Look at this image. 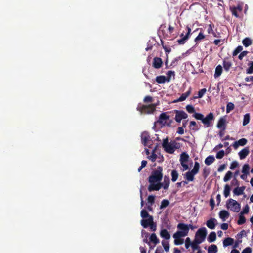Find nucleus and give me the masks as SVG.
I'll return each mask as SVG.
<instances>
[{
  "label": "nucleus",
  "mask_w": 253,
  "mask_h": 253,
  "mask_svg": "<svg viewBox=\"0 0 253 253\" xmlns=\"http://www.w3.org/2000/svg\"><path fill=\"white\" fill-rule=\"evenodd\" d=\"M192 116L196 120H201L206 127H209L211 126V122L214 119L213 114L211 112L209 113L206 117H204V115L200 113H195Z\"/></svg>",
  "instance_id": "nucleus-1"
},
{
  "label": "nucleus",
  "mask_w": 253,
  "mask_h": 253,
  "mask_svg": "<svg viewBox=\"0 0 253 253\" xmlns=\"http://www.w3.org/2000/svg\"><path fill=\"white\" fill-rule=\"evenodd\" d=\"M163 176V168L161 166H158L156 169L152 171L151 175L148 178V181L149 183L160 182Z\"/></svg>",
  "instance_id": "nucleus-2"
},
{
  "label": "nucleus",
  "mask_w": 253,
  "mask_h": 253,
  "mask_svg": "<svg viewBox=\"0 0 253 253\" xmlns=\"http://www.w3.org/2000/svg\"><path fill=\"white\" fill-rule=\"evenodd\" d=\"M158 105V103L151 104L148 105H141L137 107V110L142 113L150 114L156 110V107Z\"/></svg>",
  "instance_id": "nucleus-3"
},
{
  "label": "nucleus",
  "mask_w": 253,
  "mask_h": 253,
  "mask_svg": "<svg viewBox=\"0 0 253 253\" xmlns=\"http://www.w3.org/2000/svg\"><path fill=\"white\" fill-rule=\"evenodd\" d=\"M178 231L175 232L176 236L179 237H185L188 235L189 229L188 225L184 223H179L177 226Z\"/></svg>",
  "instance_id": "nucleus-4"
},
{
  "label": "nucleus",
  "mask_w": 253,
  "mask_h": 253,
  "mask_svg": "<svg viewBox=\"0 0 253 253\" xmlns=\"http://www.w3.org/2000/svg\"><path fill=\"white\" fill-rule=\"evenodd\" d=\"M226 206L228 209H230V210L234 212H238L241 209L240 204L236 200L232 199L228 200Z\"/></svg>",
  "instance_id": "nucleus-5"
},
{
  "label": "nucleus",
  "mask_w": 253,
  "mask_h": 253,
  "mask_svg": "<svg viewBox=\"0 0 253 253\" xmlns=\"http://www.w3.org/2000/svg\"><path fill=\"white\" fill-rule=\"evenodd\" d=\"M207 234L206 228L205 227H202L197 230L195 234V237L203 242L205 240Z\"/></svg>",
  "instance_id": "nucleus-6"
},
{
  "label": "nucleus",
  "mask_w": 253,
  "mask_h": 253,
  "mask_svg": "<svg viewBox=\"0 0 253 253\" xmlns=\"http://www.w3.org/2000/svg\"><path fill=\"white\" fill-rule=\"evenodd\" d=\"M189 158V156L186 152H183L180 155V162L181 166L183 167V171L189 169L188 165L186 164L188 161Z\"/></svg>",
  "instance_id": "nucleus-7"
},
{
  "label": "nucleus",
  "mask_w": 253,
  "mask_h": 253,
  "mask_svg": "<svg viewBox=\"0 0 253 253\" xmlns=\"http://www.w3.org/2000/svg\"><path fill=\"white\" fill-rule=\"evenodd\" d=\"M174 111L176 113L175 120L178 123H180L182 119L188 117V115L184 111L175 110Z\"/></svg>",
  "instance_id": "nucleus-8"
},
{
  "label": "nucleus",
  "mask_w": 253,
  "mask_h": 253,
  "mask_svg": "<svg viewBox=\"0 0 253 253\" xmlns=\"http://www.w3.org/2000/svg\"><path fill=\"white\" fill-rule=\"evenodd\" d=\"M162 146L165 151L168 153L172 154L174 152V149H173L169 143V139L168 137L163 140Z\"/></svg>",
  "instance_id": "nucleus-9"
},
{
  "label": "nucleus",
  "mask_w": 253,
  "mask_h": 253,
  "mask_svg": "<svg viewBox=\"0 0 253 253\" xmlns=\"http://www.w3.org/2000/svg\"><path fill=\"white\" fill-rule=\"evenodd\" d=\"M187 32L185 35L182 33L181 34L180 37L181 38L177 40V42L179 44H183L185 43L186 41L189 38L191 33V28L189 26L186 27Z\"/></svg>",
  "instance_id": "nucleus-10"
},
{
  "label": "nucleus",
  "mask_w": 253,
  "mask_h": 253,
  "mask_svg": "<svg viewBox=\"0 0 253 253\" xmlns=\"http://www.w3.org/2000/svg\"><path fill=\"white\" fill-rule=\"evenodd\" d=\"M232 66L231 61L228 58L224 59L223 61V67L226 72H228Z\"/></svg>",
  "instance_id": "nucleus-11"
},
{
  "label": "nucleus",
  "mask_w": 253,
  "mask_h": 253,
  "mask_svg": "<svg viewBox=\"0 0 253 253\" xmlns=\"http://www.w3.org/2000/svg\"><path fill=\"white\" fill-rule=\"evenodd\" d=\"M153 220V216H150L149 218L147 219H143L141 220V225L143 228H147L149 227L150 224L152 223Z\"/></svg>",
  "instance_id": "nucleus-12"
},
{
  "label": "nucleus",
  "mask_w": 253,
  "mask_h": 253,
  "mask_svg": "<svg viewBox=\"0 0 253 253\" xmlns=\"http://www.w3.org/2000/svg\"><path fill=\"white\" fill-rule=\"evenodd\" d=\"M161 187H163L165 190H167L169 186L170 179L167 176H165L163 182H159Z\"/></svg>",
  "instance_id": "nucleus-13"
},
{
  "label": "nucleus",
  "mask_w": 253,
  "mask_h": 253,
  "mask_svg": "<svg viewBox=\"0 0 253 253\" xmlns=\"http://www.w3.org/2000/svg\"><path fill=\"white\" fill-rule=\"evenodd\" d=\"M192 88L190 87L187 91L182 93L180 97L174 101V102H182L186 100V99L190 95L191 93Z\"/></svg>",
  "instance_id": "nucleus-14"
},
{
  "label": "nucleus",
  "mask_w": 253,
  "mask_h": 253,
  "mask_svg": "<svg viewBox=\"0 0 253 253\" xmlns=\"http://www.w3.org/2000/svg\"><path fill=\"white\" fill-rule=\"evenodd\" d=\"M156 183H150V185L148 187V190L149 192L158 191L161 188L159 182Z\"/></svg>",
  "instance_id": "nucleus-15"
},
{
  "label": "nucleus",
  "mask_w": 253,
  "mask_h": 253,
  "mask_svg": "<svg viewBox=\"0 0 253 253\" xmlns=\"http://www.w3.org/2000/svg\"><path fill=\"white\" fill-rule=\"evenodd\" d=\"M162 59L159 57H155L153 59V66L156 69H159L162 66Z\"/></svg>",
  "instance_id": "nucleus-16"
},
{
  "label": "nucleus",
  "mask_w": 253,
  "mask_h": 253,
  "mask_svg": "<svg viewBox=\"0 0 253 253\" xmlns=\"http://www.w3.org/2000/svg\"><path fill=\"white\" fill-rule=\"evenodd\" d=\"M250 151L249 147H247L243 149L239 152L240 159L242 160L245 159L249 154Z\"/></svg>",
  "instance_id": "nucleus-17"
},
{
  "label": "nucleus",
  "mask_w": 253,
  "mask_h": 253,
  "mask_svg": "<svg viewBox=\"0 0 253 253\" xmlns=\"http://www.w3.org/2000/svg\"><path fill=\"white\" fill-rule=\"evenodd\" d=\"M141 136L142 143L144 145L146 146L150 138L148 133L147 132H143L142 133Z\"/></svg>",
  "instance_id": "nucleus-18"
},
{
  "label": "nucleus",
  "mask_w": 253,
  "mask_h": 253,
  "mask_svg": "<svg viewBox=\"0 0 253 253\" xmlns=\"http://www.w3.org/2000/svg\"><path fill=\"white\" fill-rule=\"evenodd\" d=\"M247 143V140L245 138H241L238 141H235L233 144V146L235 149H237L239 146H244Z\"/></svg>",
  "instance_id": "nucleus-19"
},
{
  "label": "nucleus",
  "mask_w": 253,
  "mask_h": 253,
  "mask_svg": "<svg viewBox=\"0 0 253 253\" xmlns=\"http://www.w3.org/2000/svg\"><path fill=\"white\" fill-rule=\"evenodd\" d=\"M216 221V220L215 218H211L207 221L206 225L209 228L214 229L215 227Z\"/></svg>",
  "instance_id": "nucleus-20"
},
{
  "label": "nucleus",
  "mask_w": 253,
  "mask_h": 253,
  "mask_svg": "<svg viewBox=\"0 0 253 253\" xmlns=\"http://www.w3.org/2000/svg\"><path fill=\"white\" fill-rule=\"evenodd\" d=\"M169 116L167 115L166 113H162L159 116V122L161 124H166V121L169 120Z\"/></svg>",
  "instance_id": "nucleus-21"
},
{
  "label": "nucleus",
  "mask_w": 253,
  "mask_h": 253,
  "mask_svg": "<svg viewBox=\"0 0 253 253\" xmlns=\"http://www.w3.org/2000/svg\"><path fill=\"white\" fill-rule=\"evenodd\" d=\"M225 126H226V120L224 118H221L218 120L217 127L218 128L222 129L223 130L225 129Z\"/></svg>",
  "instance_id": "nucleus-22"
},
{
  "label": "nucleus",
  "mask_w": 253,
  "mask_h": 253,
  "mask_svg": "<svg viewBox=\"0 0 253 253\" xmlns=\"http://www.w3.org/2000/svg\"><path fill=\"white\" fill-rule=\"evenodd\" d=\"M160 234L161 237L165 239L166 240H169L170 238V235L169 233L166 229L161 230Z\"/></svg>",
  "instance_id": "nucleus-23"
},
{
  "label": "nucleus",
  "mask_w": 253,
  "mask_h": 253,
  "mask_svg": "<svg viewBox=\"0 0 253 253\" xmlns=\"http://www.w3.org/2000/svg\"><path fill=\"white\" fill-rule=\"evenodd\" d=\"M245 189V187L243 186L241 187H237L235 188L233 190V193L235 195H241L244 194V191Z\"/></svg>",
  "instance_id": "nucleus-24"
},
{
  "label": "nucleus",
  "mask_w": 253,
  "mask_h": 253,
  "mask_svg": "<svg viewBox=\"0 0 253 253\" xmlns=\"http://www.w3.org/2000/svg\"><path fill=\"white\" fill-rule=\"evenodd\" d=\"M195 174L192 173L191 171L186 172L184 174V178L188 182L193 181L194 179V175Z\"/></svg>",
  "instance_id": "nucleus-25"
},
{
  "label": "nucleus",
  "mask_w": 253,
  "mask_h": 253,
  "mask_svg": "<svg viewBox=\"0 0 253 253\" xmlns=\"http://www.w3.org/2000/svg\"><path fill=\"white\" fill-rule=\"evenodd\" d=\"M219 214L220 218L222 219L223 221H225L229 216V213L225 210L220 211Z\"/></svg>",
  "instance_id": "nucleus-26"
},
{
  "label": "nucleus",
  "mask_w": 253,
  "mask_h": 253,
  "mask_svg": "<svg viewBox=\"0 0 253 253\" xmlns=\"http://www.w3.org/2000/svg\"><path fill=\"white\" fill-rule=\"evenodd\" d=\"M173 237L174 238V244L176 245H182L184 243V240L181 238L182 237L179 236H176L175 233L173 235Z\"/></svg>",
  "instance_id": "nucleus-27"
},
{
  "label": "nucleus",
  "mask_w": 253,
  "mask_h": 253,
  "mask_svg": "<svg viewBox=\"0 0 253 253\" xmlns=\"http://www.w3.org/2000/svg\"><path fill=\"white\" fill-rule=\"evenodd\" d=\"M150 243H154V246L160 242L159 239L157 238L156 234L154 233H152L149 238Z\"/></svg>",
  "instance_id": "nucleus-28"
},
{
  "label": "nucleus",
  "mask_w": 253,
  "mask_h": 253,
  "mask_svg": "<svg viewBox=\"0 0 253 253\" xmlns=\"http://www.w3.org/2000/svg\"><path fill=\"white\" fill-rule=\"evenodd\" d=\"M222 71L223 69L222 66L220 65H217L215 68V73L214 75L215 78L219 77L221 75Z\"/></svg>",
  "instance_id": "nucleus-29"
},
{
  "label": "nucleus",
  "mask_w": 253,
  "mask_h": 253,
  "mask_svg": "<svg viewBox=\"0 0 253 253\" xmlns=\"http://www.w3.org/2000/svg\"><path fill=\"white\" fill-rule=\"evenodd\" d=\"M189 127L191 130H192L194 131H197L199 129V127L197 125L196 122L194 121H192L190 122Z\"/></svg>",
  "instance_id": "nucleus-30"
},
{
  "label": "nucleus",
  "mask_w": 253,
  "mask_h": 253,
  "mask_svg": "<svg viewBox=\"0 0 253 253\" xmlns=\"http://www.w3.org/2000/svg\"><path fill=\"white\" fill-rule=\"evenodd\" d=\"M234 243V239L231 237H227L225 238L223 242V244L224 247H227L232 245Z\"/></svg>",
  "instance_id": "nucleus-31"
},
{
  "label": "nucleus",
  "mask_w": 253,
  "mask_h": 253,
  "mask_svg": "<svg viewBox=\"0 0 253 253\" xmlns=\"http://www.w3.org/2000/svg\"><path fill=\"white\" fill-rule=\"evenodd\" d=\"M218 251L217 247L215 244L210 245L208 249V253H216Z\"/></svg>",
  "instance_id": "nucleus-32"
},
{
  "label": "nucleus",
  "mask_w": 253,
  "mask_h": 253,
  "mask_svg": "<svg viewBox=\"0 0 253 253\" xmlns=\"http://www.w3.org/2000/svg\"><path fill=\"white\" fill-rule=\"evenodd\" d=\"M156 81L159 84H163L167 82V78L165 76H158L156 78Z\"/></svg>",
  "instance_id": "nucleus-33"
},
{
  "label": "nucleus",
  "mask_w": 253,
  "mask_h": 253,
  "mask_svg": "<svg viewBox=\"0 0 253 253\" xmlns=\"http://www.w3.org/2000/svg\"><path fill=\"white\" fill-rule=\"evenodd\" d=\"M216 239V235L215 232H211L210 233L208 237V241L210 243L214 242Z\"/></svg>",
  "instance_id": "nucleus-34"
},
{
  "label": "nucleus",
  "mask_w": 253,
  "mask_h": 253,
  "mask_svg": "<svg viewBox=\"0 0 253 253\" xmlns=\"http://www.w3.org/2000/svg\"><path fill=\"white\" fill-rule=\"evenodd\" d=\"M171 180L172 182H175L178 177L179 174L177 170H172L171 172Z\"/></svg>",
  "instance_id": "nucleus-35"
},
{
  "label": "nucleus",
  "mask_w": 253,
  "mask_h": 253,
  "mask_svg": "<svg viewBox=\"0 0 253 253\" xmlns=\"http://www.w3.org/2000/svg\"><path fill=\"white\" fill-rule=\"evenodd\" d=\"M215 161V158L213 156H209L205 160V163L207 165H210Z\"/></svg>",
  "instance_id": "nucleus-36"
},
{
  "label": "nucleus",
  "mask_w": 253,
  "mask_h": 253,
  "mask_svg": "<svg viewBox=\"0 0 253 253\" xmlns=\"http://www.w3.org/2000/svg\"><path fill=\"white\" fill-rule=\"evenodd\" d=\"M200 164L198 162H195L194 166L193 169L191 170L192 173H194L195 175L197 174L199 171Z\"/></svg>",
  "instance_id": "nucleus-37"
},
{
  "label": "nucleus",
  "mask_w": 253,
  "mask_h": 253,
  "mask_svg": "<svg viewBox=\"0 0 253 253\" xmlns=\"http://www.w3.org/2000/svg\"><path fill=\"white\" fill-rule=\"evenodd\" d=\"M210 173V170L209 168L204 167L202 171V176L204 179H206Z\"/></svg>",
  "instance_id": "nucleus-38"
},
{
  "label": "nucleus",
  "mask_w": 253,
  "mask_h": 253,
  "mask_svg": "<svg viewBox=\"0 0 253 253\" xmlns=\"http://www.w3.org/2000/svg\"><path fill=\"white\" fill-rule=\"evenodd\" d=\"M230 190L231 188L230 186L228 184H226L224 189V195L225 197L227 198L230 195Z\"/></svg>",
  "instance_id": "nucleus-39"
},
{
  "label": "nucleus",
  "mask_w": 253,
  "mask_h": 253,
  "mask_svg": "<svg viewBox=\"0 0 253 253\" xmlns=\"http://www.w3.org/2000/svg\"><path fill=\"white\" fill-rule=\"evenodd\" d=\"M242 43L245 47H248L252 44V40L249 38H245L242 41Z\"/></svg>",
  "instance_id": "nucleus-40"
},
{
  "label": "nucleus",
  "mask_w": 253,
  "mask_h": 253,
  "mask_svg": "<svg viewBox=\"0 0 253 253\" xmlns=\"http://www.w3.org/2000/svg\"><path fill=\"white\" fill-rule=\"evenodd\" d=\"M162 245L166 252H169V244L168 241L165 240L162 241Z\"/></svg>",
  "instance_id": "nucleus-41"
},
{
  "label": "nucleus",
  "mask_w": 253,
  "mask_h": 253,
  "mask_svg": "<svg viewBox=\"0 0 253 253\" xmlns=\"http://www.w3.org/2000/svg\"><path fill=\"white\" fill-rule=\"evenodd\" d=\"M250 116L249 113H247L244 116L243 125H247L250 122Z\"/></svg>",
  "instance_id": "nucleus-42"
},
{
  "label": "nucleus",
  "mask_w": 253,
  "mask_h": 253,
  "mask_svg": "<svg viewBox=\"0 0 253 253\" xmlns=\"http://www.w3.org/2000/svg\"><path fill=\"white\" fill-rule=\"evenodd\" d=\"M140 215H141V217L143 219L146 218H149L150 216H152V215H150L148 213V212L145 209H143L141 211Z\"/></svg>",
  "instance_id": "nucleus-43"
},
{
  "label": "nucleus",
  "mask_w": 253,
  "mask_h": 253,
  "mask_svg": "<svg viewBox=\"0 0 253 253\" xmlns=\"http://www.w3.org/2000/svg\"><path fill=\"white\" fill-rule=\"evenodd\" d=\"M206 91H207V90L206 88H203V89L200 90L198 92V96H194L193 98L196 99V98H202L204 96V95L205 94Z\"/></svg>",
  "instance_id": "nucleus-44"
},
{
  "label": "nucleus",
  "mask_w": 253,
  "mask_h": 253,
  "mask_svg": "<svg viewBox=\"0 0 253 253\" xmlns=\"http://www.w3.org/2000/svg\"><path fill=\"white\" fill-rule=\"evenodd\" d=\"M205 38V35L202 33L200 32L198 34V35L195 38L194 41L196 42V44L200 42V41L204 39Z\"/></svg>",
  "instance_id": "nucleus-45"
},
{
  "label": "nucleus",
  "mask_w": 253,
  "mask_h": 253,
  "mask_svg": "<svg viewBox=\"0 0 253 253\" xmlns=\"http://www.w3.org/2000/svg\"><path fill=\"white\" fill-rule=\"evenodd\" d=\"M171 147L174 149L175 151V149H178L180 147V143L178 142H176L175 141H172L170 143H169Z\"/></svg>",
  "instance_id": "nucleus-46"
},
{
  "label": "nucleus",
  "mask_w": 253,
  "mask_h": 253,
  "mask_svg": "<svg viewBox=\"0 0 253 253\" xmlns=\"http://www.w3.org/2000/svg\"><path fill=\"white\" fill-rule=\"evenodd\" d=\"M246 218L243 215L240 214L239 219L238 220L237 223L238 225H242L246 222Z\"/></svg>",
  "instance_id": "nucleus-47"
},
{
  "label": "nucleus",
  "mask_w": 253,
  "mask_h": 253,
  "mask_svg": "<svg viewBox=\"0 0 253 253\" xmlns=\"http://www.w3.org/2000/svg\"><path fill=\"white\" fill-rule=\"evenodd\" d=\"M250 167L248 164H245L243 166L242 172L244 174H249Z\"/></svg>",
  "instance_id": "nucleus-48"
},
{
  "label": "nucleus",
  "mask_w": 253,
  "mask_h": 253,
  "mask_svg": "<svg viewBox=\"0 0 253 253\" xmlns=\"http://www.w3.org/2000/svg\"><path fill=\"white\" fill-rule=\"evenodd\" d=\"M172 76H175V72L170 70L168 71L167 73V77H166L167 78V82H169L170 81L171 77Z\"/></svg>",
  "instance_id": "nucleus-49"
},
{
  "label": "nucleus",
  "mask_w": 253,
  "mask_h": 253,
  "mask_svg": "<svg viewBox=\"0 0 253 253\" xmlns=\"http://www.w3.org/2000/svg\"><path fill=\"white\" fill-rule=\"evenodd\" d=\"M235 106L234 104L232 102H229L227 104L226 106V113H228L234 109Z\"/></svg>",
  "instance_id": "nucleus-50"
},
{
  "label": "nucleus",
  "mask_w": 253,
  "mask_h": 253,
  "mask_svg": "<svg viewBox=\"0 0 253 253\" xmlns=\"http://www.w3.org/2000/svg\"><path fill=\"white\" fill-rule=\"evenodd\" d=\"M242 50H243V47L242 46L239 45L238 47H237L233 52V53H232L233 56H236L238 53H239L240 52H241Z\"/></svg>",
  "instance_id": "nucleus-51"
},
{
  "label": "nucleus",
  "mask_w": 253,
  "mask_h": 253,
  "mask_svg": "<svg viewBox=\"0 0 253 253\" xmlns=\"http://www.w3.org/2000/svg\"><path fill=\"white\" fill-rule=\"evenodd\" d=\"M232 172L230 171H228L225 174L224 178H223V180L224 182H227L228 181H229L231 178L232 177Z\"/></svg>",
  "instance_id": "nucleus-52"
},
{
  "label": "nucleus",
  "mask_w": 253,
  "mask_h": 253,
  "mask_svg": "<svg viewBox=\"0 0 253 253\" xmlns=\"http://www.w3.org/2000/svg\"><path fill=\"white\" fill-rule=\"evenodd\" d=\"M169 204V200L167 199H164L161 202V204L160 205V209H163L167 207Z\"/></svg>",
  "instance_id": "nucleus-53"
},
{
  "label": "nucleus",
  "mask_w": 253,
  "mask_h": 253,
  "mask_svg": "<svg viewBox=\"0 0 253 253\" xmlns=\"http://www.w3.org/2000/svg\"><path fill=\"white\" fill-rule=\"evenodd\" d=\"M186 111L189 113H196L194 107L192 105H187L186 106Z\"/></svg>",
  "instance_id": "nucleus-54"
},
{
  "label": "nucleus",
  "mask_w": 253,
  "mask_h": 253,
  "mask_svg": "<svg viewBox=\"0 0 253 253\" xmlns=\"http://www.w3.org/2000/svg\"><path fill=\"white\" fill-rule=\"evenodd\" d=\"M249 68L246 70L247 74L253 73V61L249 64Z\"/></svg>",
  "instance_id": "nucleus-55"
},
{
  "label": "nucleus",
  "mask_w": 253,
  "mask_h": 253,
  "mask_svg": "<svg viewBox=\"0 0 253 253\" xmlns=\"http://www.w3.org/2000/svg\"><path fill=\"white\" fill-rule=\"evenodd\" d=\"M224 155L225 152L223 150H222L217 153L216 155V157L217 159H220L224 157Z\"/></svg>",
  "instance_id": "nucleus-56"
},
{
  "label": "nucleus",
  "mask_w": 253,
  "mask_h": 253,
  "mask_svg": "<svg viewBox=\"0 0 253 253\" xmlns=\"http://www.w3.org/2000/svg\"><path fill=\"white\" fill-rule=\"evenodd\" d=\"M161 43L162 45L163 46V48L165 50V51L166 53H169L171 52V48L168 46H167L166 45L164 44L163 42L161 40Z\"/></svg>",
  "instance_id": "nucleus-57"
},
{
  "label": "nucleus",
  "mask_w": 253,
  "mask_h": 253,
  "mask_svg": "<svg viewBox=\"0 0 253 253\" xmlns=\"http://www.w3.org/2000/svg\"><path fill=\"white\" fill-rule=\"evenodd\" d=\"M153 101V98L150 96H146L144 97L143 101L144 103H151Z\"/></svg>",
  "instance_id": "nucleus-58"
},
{
  "label": "nucleus",
  "mask_w": 253,
  "mask_h": 253,
  "mask_svg": "<svg viewBox=\"0 0 253 253\" xmlns=\"http://www.w3.org/2000/svg\"><path fill=\"white\" fill-rule=\"evenodd\" d=\"M148 203L152 205L155 202V196L153 195H149L147 198Z\"/></svg>",
  "instance_id": "nucleus-59"
},
{
  "label": "nucleus",
  "mask_w": 253,
  "mask_h": 253,
  "mask_svg": "<svg viewBox=\"0 0 253 253\" xmlns=\"http://www.w3.org/2000/svg\"><path fill=\"white\" fill-rule=\"evenodd\" d=\"M249 211V207L248 205H246L244 208L243 211H241L240 213L242 215L244 214H247Z\"/></svg>",
  "instance_id": "nucleus-60"
},
{
  "label": "nucleus",
  "mask_w": 253,
  "mask_h": 253,
  "mask_svg": "<svg viewBox=\"0 0 253 253\" xmlns=\"http://www.w3.org/2000/svg\"><path fill=\"white\" fill-rule=\"evenodd\" d=\"M238 166H239L238 163L237 161H233V162H232L231 163L230 167V169H231L233 170L234 169H235L237 167H238Z\"/></svg>",
  "instance_id": "nucleus-61"
},
{
  "label": "nucleus",
  "mask_w": 253,
  "mask_h": 253,
  "mask_svg": "<svg viewBox=\"0 0 253 253\" xmlns=\"http://www.w3.org/2000/svg\"><path fill=\"white\" fill-rule=\"evenodd\" d=\"M248 53L249 52L247 51H244L241 52L238 56V58L240 60H242L244 57L246 56Z\"/></svg>",
  "instance_id": "nucleus-62"
},
{
  "label": "nucleus",
  "mask_w": 253,
  "mask_h": 253,
  "mask_svg": "<svg viewBox=\"0 0 253 253\" xmlns=\"http://www.w3.org/2000/svg\"><path fill=\"white\" fill-rule=\"evenodd\" d=\"M150 229L153 231H155L157 229V225L154 222L153 220L152 221V223H151L149 226Z\"/></svg>",
  "instance_id": "nucleus-63"
},
{
  "label": "nucleus",
  "mask_w": 253,
  "mask_h": 253,
  "mask_svg": "<svg viewBox=\"0 0 253 253\" xmlns=\"http://www.w3.org/2000/svg\"><path fill=\"white\" fill-rule=\"evenodd\" d=\"M230 9H231L232 15H234L237 18L239 17V15L238 14V11L237 10H236L235 8H234L233 7H231Z\"/></svg>",
  "instance_id": "nucleus-64"
}]
</instances>
